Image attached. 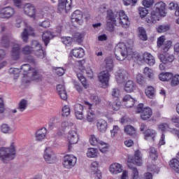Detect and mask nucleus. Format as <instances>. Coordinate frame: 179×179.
I'll use <instances>...</instances> for the list:
<instances>
[{
    "instance_id": "nucleus-27",
    "label": "nucleus",
    "mask_w": 179,
    "mask_h": 179,
    "mask_svg": "<svg viewBox=\"0 0 179 179\" xmlns=\"http://www.w3.org/2000/svg\"><path fill=\"white\" fill-rule=\"evenodd\" d=\"M136 90V85L134 81L129 80L124 85V92L127 93H132V92H135Z\"/></svg>"
},
{
    "instance_id": "nucleus-36",
    "label": "nucleus",
    "mask_w": 179,
    "mask_h": 179,
    "mask_svg": "<svg viewBox=\"0 0 179 179\" xmlns=\"http://www.w3.org/2000/svg\"><path fill=\"white\" fill-rule=\"evenodd\" d=\"M117 83H122L125 80V72L123 70H119L115 76Z\"/></svg>"
},
{
    "instance_id": "nucleus-2",
    "label": "nucleus",
    "mask_w": 179,
    "mask_h": 179,
    "mask_svg": "<svg viewBox=\"0 0 179 179\" xmlns=\"http://www.w3.org/2000/svg\"><path fill=\"white\" fill-rule=\"evenodd\" d=\"M21 72H23L22 82L24 83H30V80L34 79L35 80H41V74L38 71L30 66L29 64H24L21 66Z\"/></svg>"
},
{
    "instance_id": "nucleus-47",
    "label": "nucleus",
    "mask_w": 179,
    "mask_h": 179,
    "mask_svg": "<svg viewBox=\"0 0 179 179\" xmlns=\"http://www.w3.org/2000/svg\"><path fill=\"white\" fill-rule=\"evenodd\" d=\"M136 80V83L141 86H143V85H145L146 82L145 80V77H143V75H142L141 73L137 74Z\"/></svg>"
},
{
    "instance_id": "nucleus-55",
    "label": "nucleus",
    "mask_w": 179,
    "mask_h": 179,
    "mask_svg": "<svg viewBox=\"0 0 179 179\" xmlns=\"http://www.w3.org/2000/svg\"><path fill=\"white\" fill-rule=\"evenodd\" d=\"M21 37L24 43H27V41H29V33L27 32V29H24V30L21 34Z\"/></svg>"
},
{
    "instance_id": "nucleus-25",
    "label": "nucleus",
    "mask_w": 179,
    "mask_h": 179,
    "mask_svg": "<svg viewBox=\"0 0 179 179\" xmlns=\"http://www.w3.org/2000/svg\"><path fill=\"white\" fill-rule=\"evenodd\" d=\"M0 45L4 48H8V47L10 45V35H3L0 40Z\"/></svg>"
},
{
    "instance_id": "nucleus-20",
    "label": "nucleus",
    "mask_w": 179,
    "mask_h": 179,
    "mask_svg": "<svg viewBox=\"0 0 179 179\" xmlns=\"http://www.w3.org/2000/svg\"><path fill=\"white\" fill-rule=\"evenodd\" d=\"M143 58L144 59V62L148 64L150 66H153L155 64H156V60L155 59V57L152 55V54L146 52L143 53Z\"/></svg>"
},
{
    "instance_id": "nucleus-3",
    "label": "nucleus",
    "mask_w": 179,
    "mask_h": 179,
    "mask_svg": "<svg viewBox=\"0 0 179 179\" xmlns=\"http://www.w3.org/2000/svg\"><path fill=\"white\" fill-rule=\"evenodd\" d=\"M132 164H136V166H142V152L137 150L134 152V156H129L127 160V166L130 170H131V177L132 179H141L139 177V171L138 169L134 166Z\"/></svg>"
},
{
    "instance_id": "nucleus-1",
    "label": "nucleus",
    "mask_w": 179,
    "mask_h": 179,
    "mask_svg": "<svg viewBox=\"0 0 179 179\" xmlns=\"http://www.w3.org/2000/svg\"><path fill=\"white\" fill-rule=\"evenodd\" d=\"M115 55L117 61H124L125 58H127L129 61L131 59H138L139 54L134 50V45H128L124 43H119L115 48Z\"/></svg>"
},
{
    "instance_id": "nucleus-28",
    "label": "nucleus",
    "mask_w": 179,
    "mask_h": 179,
    "mask_svg": "<svg viewBox=\"0 0 179 179\" xmlns=\"http://www.w3.org/2000/svg\"><path fill=\"white\" fill-rule=\"evenodd\" d=\"M35 137L36 141L38 142H41V141H44L45 139V127H42L38 129L35 134Z\"/></svg>"
},
{
    "instance_id": "nucleus-42",
    "label": "nucleus",
    "mask_w": 179,
    "mask_h": 179,
    "mask_svg": "<svg viewBox=\"0 0 179 179\" xmlns=\"http://www.w3.org/2000/svg\"><path fill=\"white\" fill-rule=\"evenodd\" d=\"M145 94L149 99L155 97V88L152 86H148L145 90Z\"/></svg>"
},
{
    "instance_id": "nucleus-51",
    "label": "nucleus",
    "mask_w": 179,
    "mask_h": 179,
    "mask_svg": "<svg viewBox=\"0 0 179 179\" xmlns=\"http://www.w3.org/2000/svg\"><path fill=\"white\" fill-rule=\"evenodd\" d=\"M170 30V26L169 25H160L157 28L158 33H166Z\"/></svg>"
},
{
    "instance_id": "nucleus-50",
    "label": "nucleus",
    "mask_w": 179,
    "mask_h": 179,
    "mask_svg": "<svg viewBox=\"0 0 179 179\" xmlns=\"http://www.w3.org/2000/svg\"><path fill=\"white\" fill-rule=\"evenodd\" d=\"M62 111L63 117H69V115L71 114V108L69 106L66 105L63 106Z\"/></svg>"
},
{
    "instance_id": "nucleus-24",
    "label": "nucleus",
    "mask_w": 179,
    "mask_h": 179,
    "mask_svg": "<svg viewBox=\"0 0 179 179\" xmlns=\"http://www.w3.org/2000/svg\"><path fill=\"white\" fill-rule=\"evenodd\" d=\"M169 166L173 171H176V173H179V155L178 153V155L176 158L172 159L169 162Z\"/></svg>"
},
{
    "instance_id": "nucleus-41",
    "label": "nucleus",
    "mask_w": 179,
    "mask_h": 179,
    "mask_svg": "<svg viewBox=\"0 0 179 179\" xmlns=\"http://www.w3.org/2000/svg\"><path fill=\"white\" fill-rule=\"evenodd\" d=\"M77 78L81 82V83H82L83 87H85V89H87V87H89V85L87 84L86 78H85V76H83V74H82L80 73H77Z\"/></svg>"
},
{
    "instance_id": "nucleus-11",
    "label": "nucleus",
    "mask_w": 179,
    "mask_h": 179,
    "mask_svg": "<svg viewBox=\"0 0 179 179\" xmlns=\"http://www.w3.org/2000/svg\"><path fill=\"white\" fill-rule=\"evenodd\" d=\"M119 23L124 29L129 27V18L125 15V11L124 10L119 12Z\"/></svg>"
},
{
    "instance_id": "nucleus-33",
    "label": "nucleus",
    "mask_w": 179,
    "mask_h": 179,
    "mask_svg": "<svg viewBox=\"0 0 179 179\" xmlns=\"http://www.w3.org/2000/svg\"><path fill=\"white\" fill-rule=\"evenodd\" d=\"M0 129L3 134H13L15 131V130L10 128V126L6 123L2 124L0 127Z\"/></svg>"
},
{
    "instance_id": "nucleus-58",
    "label": "nucleus",
    "mask_w": 179,
    "mask_h": 179,
    "mask_svg": "<svg viewBox=\"0 0 179 179\" xmlns=\"http://www.w3.org/2000/svg\"><path fill=\"white\" fill-rule=\"evenodd\" d=\"M159 131L164 132L166 131H170V127H169L167 123H163L159 125Z\"/></svg>"
},
{
    "instance_id": "nucleus-23",
    "label": "nucleus",
    "mask_w": 179,
    "mask_h": 179,
    "mask_svg": "<svg viewBox=\"0 0 179 179\" xmlns=\"http://www.w3.org/2000/svg\"><path fill=\"white\" fill-rule=\"evenodd\" d=\"M143 134L145 141H155L157 135L156 131L152 129H146Z\"/></svg>"
},
{
    "instance_id": "nucleus-40",
    "label": "nucleus",
    "mask_w": 179,
    "mask_h": 179,
    "mask_svg": "<svg viewBox=\"0 0 179 179\" xmlns=\"http://www.w3.org/2000/svg\"><path fill=\"white\" fill-rule=\"evenodd\" d=\"M27 108V100L22 99L18 104L17 110H19V111H20L21 113H23V111H24V110H26Z\"/></svg>"
},
{
    "instance_id": "nucleus-21",
    "label": "nucleus",
    "mask_w": 179,
    "mask_h": 179,
    "mask_svg": "<svg viewBox=\"0 0 179 179\" xmlns=\"http://www.w3.org/2000/svg\"><path fill=\"white\" fill-rule=\"evenodd\" d=\"M74 113L77 120H83V106L77 103L74 106Z\"/></svg>"
},
{
    "instance_id": "nucleus-37",
    "label": "nucleus",
    "mask_w": 179,
    "mask_h": 179,
    "mask_svg": "<svg viewBox=\"0 0 179 179\" xmlns=\"http://www.w3.org/2000/svg\"><path fill=\"white\" fill-rule=\"evenodd\" d=\"M124 131L127 135H130L131 136H136V129L135 127L131 125H127L124 128Z\"/></svg>"
},
{
    "instance_id": "nucleus-16",
    "label": "nucleus",
    "mask_w": 179,
    "mask_h": 179,
    "mask_svg": "<svg viewBox=\"0 0 179 179\" xmlns=\"http://www.w3.org/2000/svg\"><path fill=\"white\" fill-rule=\"evenodd\" d=\"M96 128L99 132L104 134V132L107 131V128H108V124L107 123V121L103 119H99L96 122Z\"/></svg>"
},
{
    "instance_id": "nucleus-59",
    "label": "nucleus",
    "mask_w": 179,
    "mask_h": 179,
    "mask_svg": "<svg viewBox=\"0 0 179 179\" xmlns=\"http://www.w3.org/2000/svg\"><path fill=\"white\" fill-rule=\"evenodd\" d=\"M148 171H152L154 174H159L160 169L157 168L155 165H152L151 166L148 167Z\"/></svg>"
},
{
    "instance_id": "nucleus-8",
    "label": "nucleus",
    "mask_w": 179,
    "mask_h": 179,
    "mask_svg": "<svg viewBox=\"0 0 179 179\" xmlns=\"http://www.w3.org/2000/svg\"><path fill=\"white\" fill-rule=\"evenodd\" d=\"M15 11V8L10 6H6L0 8V17L1 19H10V17H13Z\"/></svg>"
},
{
    "instance_id": "nucleus-4",
    "label": "nucleus",
    "mask_w": 179,
    "mask_h": 179,
    "mask_svg": "<svg viewBox=\"0 0 179 179\" xmlns=\"http://www.w3.org/2000/svg\"><path fill=\"white\" fill-rule=\"evenodd\" d=\"M16 157L15 143H12L10 148H0V160L2 163L8 164Z\"/></svg>"
},
{
    "instance_id": "nucleus-45",
    "label": "nucleus",
    "mask_w": 179,
    "mask_h": 179,
    "mask_svg": "<svg viewBox=\"0 0 179 179\" xmlns=\"http://www.w3.org/2000/svg\"><path fill=\"white\" fill-rule=\"evenodd\" d=\"M58 124H59V120L55 117H52L49 122L50 129H54L55 127H58Z\"/></svg>"
},
{
    "instance_id": "nucleus-7",
    "label": "nucleus",
    "mask_w": 179,
    "mask_h": 179,
    "mask_svg": "<svg viewBox=\"0 0 179 179\" xmlns=\"http://www.w3.org/2000/svg\"><path fill=\"white\" fill-rule=\"evenodd\" d=\"M76 157L73 155H66L64 156L63 161V166L64 169H72V167H75V164H76L77 161Z\"/></svg>"
},
{
    "instance_id": "nucleus-44",
    "label": "nucleus",
    "mask_w": 179,
    "mask_h": 179,
    "mask_svg": "<svg viewBox=\"0 0 179 179\" xmlns=\"http://www.w3.org/2000/svg\"><path fill=\"white\" fill-rule=\"evenodd\" d=\"M98 148L100 150V152H101V153H106V152H107V150H108V144L101 141L99 143V144H98Z\"/></svg>"
},
{
    "instance_id": "nucleus-19",
    "label": "nucleus",
    "mask_w": 179,
    "mask_h": 179,
    "mask_svg": "<svg viewBox=\"0 0 179 179\" xmlns=\"http://www.w3.org/2000/svg\"><path fill=\"white\" fill-rule=\"evenodd\" d=\"M160 13L154 10L151 12L150 18H146V22L150 24H152V23L155 24L158 20H160Z\"/></svg>"
},
{
    "instance_id": "nucleus-31",
    "label": "nucleus",
    "mask_w": 179,
    "mask_h": 179,
    "mask_svg": "<svg viewBox=\"0 0 179 179\" xmlns=\"http://www.w3.org/2000/svg\"><path fill=\"white\" fill-rule=\"evenodd\" d=\"M87 156L90 158V159H96V157H97V156H99V150H97L96 148H88L87 151Z\"/></svg>"
},
{
    "instance_id": "nucleus-57",
    "label": "nucleus",
    "mask_w": 179,
    "mask_h": 179,
    "mask_svg": "<svg viewBox=\"0 0 179 179\" xmlns=\"http://www.w3.org/2000/svg\"><path fill=\"white\" fill-rule=\"evenodd\" d=\"M106 68L108 71H113V68H114V64H113V60L106 59Z\"/></svg>"
},
{
    "instance_id": "nucleus-56",
    "label": "nucleus",
    "mask_w": 179,
    "mask_h": 179,
    "mask_svg": "<svg viewBox=\"0 0 179 179\" xmlns=\"http://www.w3.org/2000/svg\"><path fill=\"white\" fill-rule=\"evenodd\" d=\"M112 96L113 97V99H116V100H118L119 97H120V89L118 88H113L112 90Z\"/></svg>"
},
{
    "instance_id": "nucleus-46",
    "label": "nucleus",
    "mask_w": 179,
    "mask_h": 179,
    "mask_svg": "<svg viewBox=\"0 0 179 179\" xmlns=\"http://www.w3.org/2000/svg\"><path fill=\"white\" fill-rule=\"evenodd\" d=\"M115 23H117V21L106 20V30L110 33H113V31H114V24H115Z\"/></svg>"
},
{
    "instance_id": "nucleus-10",
    "label": "nucleus",
    "mask_w": 179,
    "mask_h": 179,
    "mask_svg": "<svg viewBox=\"0 0 179 179\" xmlns=\"http://www.w3.org/2000/svg\"><path fill=\"white\" fill-rule=\"evenodd\" d=\"M72 8V0H59L58 10L68 12Z\"/></svg>"
},
{
    "instance_id": "nucleus-52",
    "label": "nucleus",
    "mask_w": 179,
    "mask_h": 179,
    "mask_svg": "<svg viewBox=\"0 0 179 179\" xmlns=\"http://www.w3.org/2000/svg\"><path fill=\"white\" fill-rule=\"evenodd\" d=\"M99 166H100V164H99L98 162H93L91 164V173H94L96 171H99Z\"/></svg>"
},
{
    "instance_id": "nucleus-35",
    "label": "nucleus",
    "mask_w": 179,
    "mask_h": 179,
    "mask_svg": "<svg viewBox=\"0 0 179 179\" xmlns=\"http://www.w3.org/2000/svg\"><path fill=\"white\" fill-rule=\"evenodd\" d=\"M159 80L162 82H169L173 78V73H162L159 76Z\"/></svg>"
},
{
    "instance_id": "nucleus-62",
    "label": "nucleus",
    "mask_w": 179,
    "mask_h": 179,
    "mask_svg": "<svg viewBox=\"0 0 179 179\" xmlns=\"http://www.w3.org/2000/svg\"><path fill=\"white\" fill-rule=\"evenodd\" d=\"M155 1L153 0H143V5L145 8H150V6H153Z\"/></svg>"
},
{
    "instance_id": "nucleus-18",
    "label": "nucleus",
    "mask_w": 179,
    "mask_h": 179,
    "mask_svg": "<svg viewBox=\"0 0 179 179\" xmlns=\"http://www.w3.org/2000/svg\"><path fill=\"white\" fill-rule=\"evenodd\" d=\"M159 58L162 64H169L173 62L175 59L174 55L169 53H163L159 55Z\"/></svg>"
},
{
    "instance_id": "nucleus-26",
    "label": "nucleus",
    "mask_w": 179,
    "mask_h": 179,
    "mask_svg": "<svg viewBox=\"0 0 179 179\" xmlns=\"http://www.w3.org/2000/svg\"><path fill=\"white\" fill-rule=\"evenodd\" d=\"M155 10L158 12V13H160L161 16H166V3H164L163 1L157 3L155 5Z\"/></svg>"
},
{
    "instance_id": "nucleus-15",
    "label": "nucleus",
    "mask_w": 179,
    "mask_h": 179,
    "mask_svg": "<svg viewBox=\"0 0 179 179\" xmlns=\"http://www.w3.org/2000/svg\"><path fill=\"white\" fill-rule=\"evenodd\" d=\"M83 13L82 11L79 10H76L71 15V20L72 22H76L78 24H83Z\"/></svg>"
},
{
    "instance_id": "nucleus-43",
    "label": "nucleus",
    "mask_w": 179,
    "mask_h": 179,
    "mask_svg": "<svg viewBox=\"0 0 179 179\" xmlns=\"http://www.w3.org/2000/svg\"><path fill=\"white\" fill-rule=\"evenodd\" d=\"M149 155L152 160H157L158 155L157 150H156V148L151 147L149 150Z\"/></svg>"
},
{
    "instance_id": "nucleus-32",
    "label": "nucleus",
    "mask_w": 179,
    "mask_h": 179,
    "mask_svg": "<svg viewBox=\"0 0 179 179\" xmlns=\"http://www.w3.org/2000/svg\"><path fill=\"white\" fill-rule=\"evenodd\" d=\"M143 74L145 75V78H148V79L150 80L155 79V71L149 67H145L144 69Z\"/></svg>"
},
{
    "instance_id": "nucleus-22",
    "label": "nucleus",
    "mask_w": 179,
    "mask_h": 179,
    "mask_svg": "<svg viewBox=\"0 0 179 179\" xmlns=\"http://www.w3.org/2000/svg\"><path fill=\"white\" fill-rule=\"evenodd\" d=\"M109 171L111 174H120L122 173V165L118 163L112 164L109 167Z\"/></svg>"
},
{
    "instance_id": "nucleus-38",
    "label": "nucleus",
    "mask_w": 179,
    "mask_h": 179,
    "mask_svg": "<svg viewBox=\"0 0 179 179\" xmlns=\"http://www.w3.org/2000/svg\"><path fill=\"white\" fill-rule=\"evenodd\" d=\"M138 37L143 41L148 40V35L146 34V30L143 27H138Z\"/></svg>"
},
{
    "instance_id": "nucleus-9",
    "label": "nucleus",
    "mask_w": 179,
    "mask_h": 179,
    "mask_svg": "<svg viewBox=\"0 0 179 179\" xmlns=\"http://www.w3.org/2000/svg\"><path fill=\"white\" fill-rule=\"evenodd\" d=\"M99 80L101 83L103 89L108 87V83L110 82V73L108 70L103 71L99 73Z\"/></svg>"
},
{
    "instance_id": "nucleus-5",
    "label": "nucleus",
    "mask_w": 179,
    "mask_h": 179,
    "mask_svg": "<svg viewBox=\"0 0 179 179\" xmlns=\"http://www.w3.org/2000/svg\"><path fill=\"white\" fill-rule=\"evenodd\" d=\"M136 111L138 114H141V118L143 121L149 120V118H150V117H152L153 114L152 108L149 107H145V105H143V103H140L138 105Z\"/></svg>"
},
{
    "instance_id": "nucleus-54",
    "label": "nucleus",
    "mask_w": 179,
    "mask_h": 179,
    "mask_svg": "<svg viewBox=\"0 0 179 179\" xmlns=\"http://www.w3.org/2000/svg\"><path fill=\"white\" fill-rule=\"evenodd\" d=\"M138 12H139V14L141 17H146V15H148V13H149V11L145 7H140L138 8Z\"/></svg>"
},
{
    "instance_id": "nucleus-14",
    "label": "nucleus",
    "mask_w": 179,
    "mask_h": 179,
    "mask_svg": "<svg viewBox=\"0 0 179 179\" xmlns=\"http://www.w3.org/2000/svg\"><path fill=\"white\" fill-rule=\"evenodd\" d=\"M24 12L29 17H36V7L31 3H25L24 6Z\"/></svg>"
},
{
    "instance_id": "nucleus-53",
    "label": "nucleus",
    "mask_w": 179,
    "mask_h": 179,
    "mask_svg": "<svg viewBox=\"0 0 179 179\" xmlns=\"http://www.w3.org/2000/svg\"><path fill=\"white\" fill-rule=\"evenodd\" d=\"M9 73L14 75L15 78H19V74L20 73V69L17 68H10L9 69Z\"/></svg>"
},
{
    "instance_id": "nucleus-13",
    "label": "nucleus",
    "mask_w": 179,
    "mask_h": 179,
    "mask_svg": "<svg viewBox=\"0 0 179 179\" xmlns=\"http://www.w3.org/2000/svg\"><path fill=\"white\" fill-rule=\"evenodd\" d=\"M69 145H76L79 142V135L75 130H70L67 136Z\"/></svg>"
},
{
    "instance_id": "nucleus-61",
    "label": "nucleus",
    "mask_w": 179,
    "mask_h": 179,
    "mask_svg": "<svg viewBox=\"0 0 179 179\" xmlns=\"http://www.w3.org/2000/svg\"><path fill=\"white\" fill-rule=\"evenodd\" d=\"M62 42L65 45H70V44H72V38L69 36H66L62 38Z\"/></svg>"
},
{
    "instance_id": "nucleus-49",
    "label": "nucleus",
    "mask_w": 179,
    "mask_h": 179,
    "mask_svg": "<svg viewBox=\"0 0 179 179\" xmlns=\"http://www.w3.org/2000/svg\"><path fill=\"white\" fill-rule=\"evenodd\" d=\"M52 38H54V34L50 31H45V45H48V43H50V41L52 40Z\"/></svg>"
},
{
    "instance_id": "nucleus-64",
    "label": "nucleus",
    "mask_w": 179,
    "mask_h": 179,
    "mask_svg": "<svg viewBox=\"0 0 179 179\" xmlns=\"http://www.w3.org/2000/svg\"><path fill=\"white\" fill-rule=\"evenodd\" d=\"M92 176H94V179H101L102 178V174L100 171H96L95 172L92 173Z\"/></svg>"
},
{
    "instance_id": "nucleus-60",
    "label": "nucleus",
    "mask_w": 179,
    "mask_h": 179,
    "mask_svg": "<svg viewBox=\"0 0 179 179\" xmlns=\"http://www.w3.org/2000/svg\"><path fill=\"white\" fill-rule=\"evenodd\" d=\"M172 80H171V85L172 86H177L179 83V75H175L174 76L172 74Z\"/></svg>"
},
{
    "instance_id": "nucleus-34",
    "label": "nucleus",
    "mask_w": 179,
    "mask_h": 179,
    "mask_svg": "<svg viewBox=\"0 0 179 179\" xmlns=\"http://www.w3.org/2000/svg\"><path fill=\"white\" fill-rule=\"evenodd\" d=\"M118 13H115L112 11V10H107L106 15V20L112 21V22H117V15Z\"/></svg>"
},
{
    "instance_id": "nucleus-48",
    "label": "nucleus",
    "mask_w": 179,
    "mask_h": 179,
    "mask_svg": "<svg viewBox=\"0 0 179 179\" xmlns=\"http://www.w3.org/2000/svg\"><path fill=\"white\" fill-rule=\"evenodd\" d=\"M22 52L24 54V55H30L31 52H34L33 49L31 48V46L30 45H25L22 49Z\"/></svg>"
},
{
    "instance_id": "nucleus-17",
    "label": "nucleus",
    "mask_w": 179,
    "mask_h": 179,
    "mask_svg": "<svg viewBox=\"0 0 179 179\" xmlns=\"http://www.w3.org/2000/svg\"><path fill=\"white\" fill-rule=\"evenodd\" d=\"M45 162L49 164H53L57 162V156L52 151H50L48 148H46Z\"/></svg>"
},
{
    "instance_id": "nucleus-30",
    "label": "nucleus",
    "mask_w": 179,
    "mask_h": 179,
    "mask_svg": "<svg viewBox=\"0 0 179 179\" xmlns=\"http://www.w3.org/2000/svg\"><path fill=\"white\" fill-rule=\"evenodd\" d=\"M71 53L75 58H83L85 57V50L82 48L73 49Z\"/></svg>"
},
{
    "instance_id": "nucleus-6",
    "label": "nucleus",
    "mask_w": 179,
    "mask_h": 179,
    "mask_svg": "<svg viewBox=\"0 0 179 179\" xmlns=\"http://www.w3.org/2000/svg\"><path fill=\"white\" fill-rule=\"evenodd\" d=\"M31 48L36 57L38 58L44 57V50H43V47L38 41H32L31 43Z\"/></svg>"
},
{
    "instance_id": "nucleus-63",
    "label": "nucleus",
    "mask_w": 179,
    "mask_h": 179,
    "mask_svg": "<svg viewBox=\"0 0 179 179\" xmlns=\"http://www.w3.org/2000/svg\"><path fill=\"white\" fill-rule=\"evenodd\" d=\"M85 64H86V61L83 59L78 61V69L81 72H85Z\"/></svg>"
},
{
    "instance_id": "nucleus-29",
    "label": "nucleus",
    "mask_w": 179,
    "mask_h": 179,
    "mask_svg": "<svg viewBox=\"0 0 179 179\" xmlns=\"http://www.w3.org/2000/svg\"><path fill=\"white\" fill-rule=\"evenodd\" d=\"M85 104L89 106V110L87 111V120L88 122H93V121H94V112L92 110V104L89 103V101H85Z\"/></svg>"
},
{
    "instance_id": "nucleus-39",
    "label": "nucleus",
    "mask_w": 179,
    "mask_h": 179,
    "mask_svg": "<svg viewBox=\"0 0 179 179\" xmlns=\"http://www.w3.org/2000/svg\"><path fill=\"white\" fill-rule=\"evenodd\" d=\"M101 142V141H100V138H97V136H96V135L92 134L90 136V143L92 146H98Z\"/></svg>"
},
{
    "instance_id": "nucleus-12",
    "label": "nucleus",
    "mask_w": 179,
    "mask_h": 179,
    "mask_svg": "<svg viewBox=\"0 0 179 179\" xmlns=\"http://www.w3.org/2000/svg\"><path fill=\"white\" fill-rule=\"evenodd\" d=\"M11 57L15 61L20 58V45L17 42L13 43V46L11 49Z\"/></svg>"
}]
</instances>
